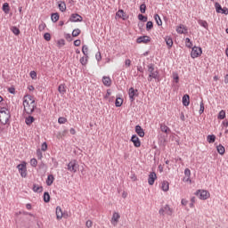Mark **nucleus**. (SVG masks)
Listing matches in <instances>:
<instances>
[{
    "label": "nucleus",
    "instance_id": "nucleus-1",
    "mask_svg": "<svg viewBox=\"0 0 228 228\" xmlns=\"http://www.w3.org/2000/svg\"><path fill=\"white\" fill-rule=\"evenodd\" d=\"M23 108L25 113L31 115L35 109L37 108V103L35 102V98L33 96L27 94L23 97Z\"/></svg>",
    "mask_w": 228,
    "mask_h": 228
},
{
    "label": "nucleus",
    "instance_id": "nucleus-2",
    "mask_svg": "<svg viewBox=\"0 0 228 228\" xmlns=\"http://www.w3.org/2000/svg\"><path fill=\"white\" fill-rule=\"evenodd\" d=\"M10 110L6 107H0V126H6L10 124Z\"/></svg>",
    "mask_w": 228,
    "mask_h": 228
},
{
    "label": "nucleus",
    "instance_id": "nucleus-3",
    "mask_svg": "<svg viewBox=\"0 0 228 228\" xmlns=\"http://www.w3.org/2000/svg\"><path fill=\"white\" fill-rule=\"evenodd\" d=\"M148 81H152V79H158L159 81V71H158V69L154 68V65L150 64L148 66Z\"/></svg>",
    "mask_w": 228,
    "mask_h": 228
},
{
    "label": "nucleus",
    "instance_id": "nucleus-4",
    "mask_svg": "<svg viewBox=\"0 0 228 228\" xmlns=\"http://www.w3.org/2000/svg\"><path fill=\"white\" fill-rule=\"evenodd\" d=\"M159 214L161 216H172L174 215V208H170L169 205H165L159 210Z\"/></svg>",
    "mask_w": 228,
    "mask_h": 228
},
{
    "label": "nucleus",
    "instance_id": "nucleus-5",
    "mask_svg": "<svg viewBox=\"0 0 228 228\" xmlns=\"http://www.w3.org/2000/svg\"><path fill=\"white\" fill-rule=\"evenodd\" d=\"M67 168L69 170V172H71V174H76V172H77V170H79V164L77 163V160L73 159L70 160L68 165H67Z\"/></svg>",
    "mask_w": 228,
    "mask_h": 228
},
{
    "label": "nucleus",
    "instance_id": "nucleus-6",
    "mask_svg": "<svg viewBox=\"0 0 228 228\" xmlns=\"http://www.w3.org/2000/svg\"><path fill=\"white\" fill-rule=\"evenodd\" d=\"M196 197H199L200 200H208L211 197V193L206 190H198L195 192Z\"/></svg>",
    "mask_w": 228,
    "mask_h": 228
},
{
    "label": "nucleus",
    "instance_id": "nucleus-7",
    "mask_svg": "<svg viewBox=\"0 0 228 228\" xmlns=\"http://www.w3.org/2000/svg\"><path fill=\"white\" fill-rule=\"evenodd\" d=\"M28 163L26 161H23L21 164L17 166V168L21 175V177H28Z\"/></svg>",
    "mask_w": 228,
    "mask_h": 228
},
{
    "label": "nucleus",
    "instance_id": "nucleus-8",
    "mask_svg": "<svg viewBox=\"0 0 228 228\" xmlns=\"http://www.w3.org/2000/svg\"><path fill=\"white\" fill-rule=\"evenodd\" d=\"M202 55V48L198 47V46H194L191 49V57L195 59V58H199V56Z\"/></svg>",
    "mask_w": 228,
    "mask_h": 228
},
{
    "label": "nucleus",
    "instance_id": "nucleus-9",
    "mask_svg": "<svg viewBox=\"0 0 228 228\" xmlns=\"http://www.w3.org/2000/svg\"><path fill=\"white\" fill-rule=\"evenodd\" d=\"M158 180V175L156 172H150L148 175V184L150 186H154V183Z\"/></svg>",
    "mask_w": 228,
    "mask_h": 228
},
{
    "label": "nucleus",
    "instance_id": "nucleus-10",
    "mask_svg": "<svg viewBox=\"0 0 228 228\" xmlns=\"http://www.w3.org/2000/svg\"><path fill=\"white\" fill-rule=\"evenodd\" d=\"M184 175L185 176L183 177V182L191 184V171L190 170V168H185Z\"/></svg>",
    "mask_w": 228,
    "mask_h": 228
},
{
    "label": "nucleus",
    "instance_id": "nucleus-11",
    "mask_svg": "<svg viewBox=\"0 0 228 228\" xmlns=\"http://www.w3.org/2000/svg\"><path fill=\"white\" fill-rule=\"evenodd\" d=\"M176 33H178V35H186V33H188V28L183 24H180L176 27Z\"/></svg>",
    "mask_w": 228,
    "mask_h": 228
},
{
    "label": "nucleus",
    "instance_id": "nucleus-12",
    "mask_svg": "<svg viewBox=\"0 0 228 228\" xmlns=\"http://www.w3.org/2000/svg\"><path fill=\"white\" fill-rule=\"evenodd\" d=\"M70 22H83V17L77 13L71 14L69 18Z\"/></svg>",
    "mask_w": 228,
    "mask_h": 228
},
{
    "label": "nucleus",
    "instance_id": "nucleus-13",
    "mask_svg": "<svg viewBox=\"0 0 228 228\" xmlns=\"http://www.w3.org/2000/svg\"><path fill=\"white\" fill-rule=\"evenodd\" d=\"M118 220H120V214H118V212H114L110 220V224L115 226L117 224H118Z\"/></svg>",
    "mask_w": 228,
    "mask_h": 228
},
{
    "label": "nucleus",
    "instance_id": "nucleus-14",
    "mask_svg": "<svg viewBox=\"0 0 228 228\" xmlns=\"http://www.w3.org/2000/svg\"><path fill=\"white\" fill-rule=\"evenodd\" d=\"M137 44H149L151 42V37L142 36L136 39Z\"/></svg>",
    "mask_w": 228,
    "mask_h": 228
},
{
    "label": "nucleus",
    "instance_id": "nucleus-15",
    "mask_svg": "<svg viewBox=\"0 0 228 228\" xmlns=\"http://www.w3.org/2000/svg\"><path fill=\"white\" fill-rule=\"evenodd\" d=\"M131 142L134 143V147H141L142 142H140V138L136 136V134H134L131 138Z\"/></svg>",
    "mask_w": 228,
    "mask_h": 228
},
{
    "label": "nucleus",
    "instance_id": "nucleus-16",
    "mask_svg": "<svg viewBox=\"0 0 228 228\" xmlns=\"http://www.w3.org/2000/svg\"><path fill=\"white\" fill-rule=\"evenodd\" d=\"M116 17H118V19H122L123 20H126L127 14L124 12V10H118L116 12Z\"/></svg>",
    "mask_w": 228,
    "mask_h": 228
},
{
    "label": "nucleus",
    "instance_id": "nucleus-17",
    "mask_svg": "<svg viewBox=\"0 0 228 228\" xmlns=\"http://www.w3.org/2000/svg\"><path fill=\"white\" fill-rule=\"evenodd\" d=\"M55 215L57 220H61V218H63V210L61 209V207L56 208Z\"/></svg>",
    "mask_w": 228,
    "mask_h": 228
},
{
    "label": "nucleus",
    "instance_id": "nucleus-18",
    "mask_svg": "<svg viewBox=\"0 0 228 228\" xmlns=\"http://www.w3.org/2000/svg\"><path fill=\"white\" fill-rule=\"evenodd\" d=\"M135 133L140 136L141 138H143L145 136V132L143 131V128L140 125H137L135 126Z\"/></svg>",
    "mask_w": 228,
    "mask_h": 228
},
{
    "label": "nucleus",
    "instance_id": "nucleus-19",
    "mask_svg": "<svg viewBox=\"0 0 228 228\" xmlns=\"http://www.w3.org/2000/svg\"><path fill=\"white\" fill-rule=\"evenodd\" d=\"M160 188L163 191H168V190H170V183H168L167 181H163L160 183Z\"/></svg>",
    "mask_w": 228,
    "mask_h": 228
},
{
    "label": "nucleus",
    "instance_id": "nucleus-20",
    "mask_svg": "<svg viewBox=\"0 0 228 228\" xmlns=\"http://www.w3.org/2000/svg\"><path fill=\"white\" fill-rule=\"evenodd\" d=\"M58 7L60 12H67V4L63 1H59L58 2Z\"/></svg>",
    "mask_w": 228,
    "mask_h": 228
},
{
    "label": "nucleus",
    "instance_id": "nucleus-21",
    "mask_svg": "<svg viewBox=\"0 0 228 228\" xmlns=\"http://www.w3.org/2000/svg\"><path fill=\"white\" fill-rule=\"evenodd\" d=\"M102 83L104 86H111V78L110 77L104 76L102 77Z\"/></svg>",
    "mask_w": 228,
    "mask_h": 228
},
{
    "label": "nucleus",
    "instance_id": "nucleus-22",
    "mask_svg": "<svg viewBox=\"0 0 228 228\" xmlns=\"http://www.w3.org/2000/svg\"><path fill=\"white\" fill-rule=\"evenodd\" d=\"M182 102H183V106H190V95L184 94L183 96Z\"/></svg>",
    "mask_w": 228,
    "mask_h": 228
},
{
    "label": "nucleus",
    "instance_id": "nucleus-23",
    "mask_svg": "<svg viewBox=\"0 0 228 228\" xmlns=\"http://www.w3.org/2000/svg\"><path fill=\"white\" fill-rule=\"evenodd\" d=\"M216 151L221 156H224L225 154V147H224V145L222 144L216 146Z\"/></svg>",
    "mask_w": 228,
    "mask_h": 228
},
{
    "label": "nucleus",
    "instance_id": "nucleus-24",
    "mask_svg": "<svg viewBox=\"0 0 228 228\" xmlns=\"http://www.w3.org/2000/svg\"><path fill=\"white\" fill-rule=\"evenodd\" d=\"M33 191L36 193H42L44 191V187L38 185V184H34L33 185Z\"/></svg>",
    "mask_w": 228,
    "mask_h": 228
},
{
    "label": "nucleus",
    "instance_id": "nucleus-25",
    "mask_svg": "<svg viewBox=\"0 0 228 228\" xmlns=\"http://www.w3.org/2000/svg\"><path fill=\"white\" fill-rule=\"evenodd\" d=\"M58 92H59V94H61V95H65V94H67V88L65 87V86L63 84H61L58 86Z\"/></svg>",
    "mask_w": 228,
    "mask_h": 228
},
{
    "label": "nucleus",
    "instance_id": "nucleus-26",
    "mask_svg": "<svg viewBox=\"0 0 228 228\" xmlns=\"http://www.w3.org/2000/svg\"><path fill=\"white\" fill-rule=\"evenodd\" d=\"M165 42L169 49H170V47H172V45H174V41L172 40V37H166Z\"/></svg>",
    "mask_w": 228,
    "mask_h": 228
},
{
    "label": "nucleus",
    "instance_id": "nucleus-27",
    "mask_svg": "<svg viewBox=\"0 0 228 228\" xmlns=\"http://www.w3.org/2000/svg\"><path fill=\"white\" fill-rule=\"evenodd\" d=\"M54 183V175H49L46 179V184L47 186H51Z\"/></svg>",
    "mask_w": 228,
    "mask_h": 228
},
{
    "label": "nucleus",
    "instance_id": "nucleus-28",
    "mask_svg": "<svg viewBox=\"0 0 228 228\" xmlns=\"http://www.w3.org/2000/svg\"><path fill=\"white\" fill-rule=\"evenodd\" d=\"M34 122H35V118H33V116H28L25 119V123L27 124V126H31V124H33Z\"/></svg>",
    "mask_w": 228,
    "mask_h": 228
},
{
    "label": "nucleus",
    "instance_id": "nucleus-29",
    "mask_svg": "<svg viewBox=\"0 0 228 228\" xmlns=\"http://www.w3.org/2000/svg\"><path fill=\"white\" fill-rule=\"evenodd\" d=\"M128 95H129L130 101L133 102V101H134V95H135L134 88L131 87L129 89Z\"/></svg>",
    "mask_w": 228,
    "mask_h": 228
},
{
    "label": "nucleus",
    "instance_id": "nucleus-30",
    "mask_svg": "<svg viewBox=\"0 0 228 228\" xmlns=\"http://www.w3.org/2000/svg\"><path fill=\"white\" fill-rule=\"evenodd\" d=\"M216 140V136L215 134L207 136V142H208V143H215Z\"/></svg>",
    "mask_w": 228,
    "mask_h": 228
},
{
    "label": "nucleus",
    "instance_id": "nucleus-31",
    "mask_svg": "<svg viewBox=\"0 0 228 228\" xmlns=\"http://www.w3.org/2000/svg\"><path fill=\"white\" fill-rule=\"evenodd\" d=\"M160 130L162 133H166V134H168L170 133V128L167 125H160Z\"/></svg>",
    "mask_w": 228,
    "mask_h": 228
},
{
    "label": "nucleus",
    "instance_id": "nucleus-32",
    "mask_svg": "<svg viewBox=\"0 0 228 228\" xmlns=\"http://www.w3.org/2000/svg\"><path fill=\"white\" fill-rule=\"evenodd\" d=\"M154 20H156V23L159 26H163V21L161 20V17H159V14H155L154 15Z\"/></svg>",
    "mask_w": 228,
    "mask_h": 228
},
{
    "label": "nucleus",
    "instance_id": "nucleus-33",
    "mask_svg": "<svg viewBox=\"0 0 228 228\" xmlns=\"http://www.w3.org/2000/svg\"><path fill=\"white\" fill-rule=\"evenodd\" d=\"M122 104H124V100L122 98H117L115 102L116 108H120Z\"/></svg>",
    "mask_w": 228,
    "mask_h": 228
},
{
    "label": "nucleus",
    "instance_id": "nucleus-34",
    "mask_svg": "<svg viewBox=\"0 0 228 228\" xmlns=\"http://www.w3.org/2000/svg\"><path fill=\"white\" fill-rule=\"evenodd\" d=\"M51 20L53 22H58V20H60V14H58L57 12L53 13L52 16H51Z\"/></svg>",
    "mask_w": 228,
    "mask_h": 228
},
{
    "label": "nucleus",
    "instance_id": "nucleus-35",
    "mask_svg": "<svg viewBox=\"0 0 228 228\" xmlns=\"http://www.w3.org/2000/svg\"><path fill=\"white\" fill-rule=\"evenodd\" d=\"M3 12H4V13H10V4L8 3L3 4Z\"/></svg>",
    "mask_w": 228,
    "mask_h": 228
},
{
    "label": "nucleus",
    "instance_id": "nucleus-36",
    "mask_svg": "<svg viewBox=\"0 0 228 228\" xmlns=\"http://www.w3.org/2000/svg\"><path fill=\"white\" fill-rule=\"evenodd\" d=\"M69 133V131L67 130H63L62 132H59L57 134V138L60 140L61 138H63L64 136H67V134Z\"/></svg>",
    "mask_w": 228,
    "mask_h": 228
},
{
    "label": "nucleus",
    "instance_id": "nucleus-37",
    "mask_svg": "<svg viewBox=\"0 0 228 228\" xmlns=\"http://www.w3.org/2000/svg\"><path fill=\"white\" fill-rule=\"evenodd\" d=\"M200 26H202V28H205V29H208L209 28V25L208 24V21L200 20H199Z\"/></svg>",
    "mask_w": 228,
    "mask_h": 228
},
{
    "label": "nucleus",
    "instance_id": "nucleus-38",
    "mask_svg": "<svg viewBox=\"0 0 228 228\" xmlns=\"http://www.w3.org/2000/svg\"><path fill=\"white\" fill-rule=\"evenodd\" d=\"M172 77L175 83H179V74H177V72H173Z\"/></svg>",
    "mask_w": 228,
    "mask_h": 228
},
{
    "label": "nucleus",
    "instance_id": "nucleus-39",
    "mask_svg": "<svg viewBox=\"0 0 228 228\" xmlns=\"http://www.w3.org/2000/svg\"><path fill=\"white\" fill-rule=\"evenodd\" d=\"M79 35H81V29L79 28H75L72 31V37H79Z\"/></svg>",
    "mask_w": 228,
    "mask_h": 228
},
{
    "label": "nucleus",
    "instance_id": "nucleus-40",
    "mask_svg": "<svg viewBox=\"0 0 228 228\" xmlns=\"http://www.w3.org/2000/svg\"><path fill=\"white\" fill-rule=\"evenodd\" d=\"M219 120H224L225 118V110H221L217 116Z\"/></svg>",
    "mask_w": 228,
    "mask_h": 228
},
{
    "label": "nucleus",
    "instance_id": "nucleus-41",
    "mask_svg": "<svg viewBox=\"0 0 228 228\" xmlns=\"http://www.w3.org/2000/svg\"><path fill=\"white\" fill-rule=\"evenodd\" d=\"M82 53L84 55L88 56V46L86 45L82 46Z\"/></svg>",
    "mask_w": 228,
    "mask_h": 228
},
{
    "label": "nucleus",
    "instance_id": "nucleus-42",
    "mask_svg": "<svg viewBox=\"0 0 228 228\" xmlns=\"http://www.w3.org/2000/svg\"><path fill=\"white\" fill-rule=\"evenodd\" d=\"M81 65H86L88 63V55L80 59Z\"/></svg>",
    "mask_w": 228,
    "mask_h": 228
},
{
    "label": "nucleus",
    "instance_id": "nucleus-43",
    "mask_svg": "<svg viewBox=\"0 0 228 228\" xmlns=\"http://www.w3.org/2000/svg\"><path fill=\"white\" fill-rule=\"evenodd\" d=\"M152 28H154V24L152 23V21H148L146 24L147 31H151V29H152Z\"/></svg>",
    "mask_w": 228,
    "mask_h": 228
},
{
    "label": "nucleus",
    "instance_id": "nucleus-44",
    "mask_svg": "<svg viewBox=\"0 0 228 228\" xmlns=\"http://www.w3.org/2000/svg\"><path fill=\"white\" fill-rule=\"evenodd\" d=\"M63 45H65V39H59L57 41V46L60 47H63Z\"/></svg>",
    "mask_w": 228,
    "mask_h": 228
},
{
    "label": "nucleus",
    "instance_id": "nucleus-45",
    "mask_svg": "<svg viewBox=\"0 0 228 228\" xmlns=\"http://www.w3.org/2000/svg\"><path fill=\"white\" fill-rule=\"evenodd\" d=\"M44 200L45 202H49V200H51V196L49 195V192L44 193Z\"/></svg>",
    "mask_w": 228,
    "mask_h": 228
},
{
    "label": "nucleus",
    "instance_id": "nucleus-46",
    "mask_svg": "<svg viewBox=\"0 0 228 228\" xmlns=\"http://www.w3.org/2000/svg\"><path fill=\"white\" fill-rule=\"evenodd\" d=\"M59 124H67V118L61 117L58 118Z\"/></svg>",
    "mask_w": 228,
    "mask_h": 228
},
{
    "label": "nucleus",
    "instance_id": "nucleus-47",
    "mask_svg": "<svg viewBox=\"0 0 228 228\" xmlns=\"http://www.w3.org/2000/svg\"><path fill=\"white\" fill-rule=\"evenodd\" d=\"M45 28H47V25H45V23H44V22L40 23L38 26L39 31H44L45 29Z\"/></svg>",
    "mask_w": 228,
    "mask_h": 228
},
{
    "label": "nucleus",
    "instance_id": "nucleus-48",
    "mask_svg": "<svg viewBox=\"0 0 228 228\" xmlns=\"http://www.w3.org/2000/svg\"><path fill=\"white\" fill-rule=\"evenodd\" d=\"M185 45H186V47H189V48L192 47V45H193L191 44V41L188 37L185 39Z\"/></svg>",
    "mask_w": 228,
    "mask_h": 228
},
{
    "label": "nucleus",
    "instance_id": "nucleus-49",
    "mask_svg": "<svg viewBox=\"0 0 228 228\" xmlns=\"http://www.w3.org/2000/svg\"><path fill=\"white\" fill-rule=\"evenodd\" d=\"M30 165L31 167H37V165H38V161L37 160V159H30Z\"/></svg>",
    "mask_w": 228,
    "mask_h": 228
},
{
    "label": "nucleus",
    "instance_id": "nucleus-50",
    "mask_svg": "<svg viewBox=\"0 0 228 228\" xmlns=\"http://www.w3.org/2000/svg\"><path fill=\"white\" fill-rule=\"evenodd\" d=\"M139 20H142V22H147V16H143L142 14L138 15Z\"/></svg>",
    "mask_w": 228,
    "mask_h": 228
},
{
    "label": "nucleus",
    "instance_id": "nucleus-51",
    "mask_svg": "<svg viewBox=\"0 0 228 228\" xmlns=\"http://www.w3.org/2000/svg\"><path fill=\"white\" fill-rule=\"evenodd\" d=\"M12 31L14 35H20V30L17 27H13Z\"/></svg>",
    "mask_w": 228,
    "mask_h": 228
},
{
    "label": "nucleus",
    "instance_id": "nucleus-52",
    "mask_svg": "<svg viewBox=\"0 0 228 228\" xmlns=\"http://www.w3.org/2000/svg\"><path fill=\"white\" fill-rule=\"evenodd\" d=\"M44 38H45V40H46V42H51V34L50 33H45L44 35Z\"/></svg>",
    "mask_w": 228,
    "mask_h": 228
},
{
    "label": "nucleus",
    "instance_id": "nucleus-53",
    "mask_svg": "<svg viewBox=\"0 0 228 228\" xmlns=\"http://www.w3.org/2000/svg\"><path fill=\"white\" fill-rule=\"evenodd\" d=\"M145 10H147V6L145 5V4H141L140 6L141 13H145Z\"/></svg>",
    "mask_w": 228,
    "mask_h": 228
},
{
    "label": "nucleus",
    "instance_id": "nucleus-54",
    "mask_svg": "<svg viewBox=\"0 0 228 228\" xmlns=\"http://www.w3.org/2000/svg\"><path fill=\"white\" fill-rule=\"evenodd\" d=\"M202 113H204V102L200 104V115H202Z\"/></svg>",
    "mask_w": 228,
    "mask_h": 228
},
{
    "label": "nucleus",
    "instance_id": "nucleus-55",
    "mask_svg": "<svg viewBox=\"0 0 228 228\" xmlns=\"http://www.w3.org/2000/svg\"><path fill=\"white\" fill-rule=\"evenodd\" d=\"M125 67L126 69H129V67H131V61L129 59L125 61Z\"/></svg>",
    "mask_w": 228,
    "mask_h": 228
},
{
    "label": "nucleus",
    "instance_id": "nucleus-56",
    "mask_svg": "<svg viewBox=\"0 0 228 228\" xmlns=\"http://www.w3.org/2000/svg\"><path fill=\"white\" fill-rule=\"evenodd\" d=\"M216 10L217 13H220L223 10L222 5H220L219 4H216Z\"/></svg>",
    "mask_w": 228,
    "mask_h": 228
},
{
    "label": "nucleus",
    "instance_id": "nucleus-57",
    "mask_svg": "<svg viewBox=\"0 0 228 228\" xmlns=\"http://www.w3.org/2000/svg\"><path fill=\"white\" fill-rule=\"evenodd\" d=\"M37 157L38 159H42V158H44V156L42 155V151L40 150L37 151Z\"/></svg>",
    "mask_w": 228,
    "mask_h": 228
},
{
    "label": "nucleus",
    "instance_id": "nucleus-58",
    "mask_svg": "<svg viewBox=\"0 0 228 228\" xmlns=\"http://www.w3.org/2000/svg\"><path fill=\"white\" fill-rule=\"evenodd\" d=\"M41 151H43L44 152H45V151H47V142H44L42 144Z\"/></svg>",
    "mask_w": 228,
    "mask_h": 228
},
{
    "label": "nucleus",
    "instance_id": "nucleus-59",
    "mask_svg": "<svg viewBox=\"0 0 228 228\" xmlns=\"http://www.w3.org/2000/svg\"><path fill=\"white\" fill-rule=\"evenodd\" d=\"M94 225V223L92 222V220H87L86 223V226L90 228Z\"/></svg>",
    "mask_w": 228,
    "mask_h": 228
},
{
    "label": "nucleus",
    "instance_id": "nucleus-60",
    "mask_svg": "<svg viewBox=\"0 0 228 228\" xmlns=\"http://www.w3.org/2000/svg\"><path fill=\"white\" fill-rule=\"evenodd\" d=\"M74 45H75V47H79V45H81V40H79V39L75 40Z\"/></svg>",
    "mask_w": 228,
    "mask_h": 228
},
{
    "label": "nucleus",
    "instance_id": "nucleus-61",
    "mask_svg": "<svg viewBox=\"0 0 228 228\" xmlns=\"http://www.w3.org/2000/svg\"><path fill=\"white\" fill-rule=\"evenodd\" d=\"M30 77L32 79H36L37 78V72L36 71H30Z\"/></svg>",
    "mask_w": 228,
    "mask_h": 228
},
{
    "label": "nucleus",
    "instance_id": "nucleus-62",
    "mask_svg": "<svg viewBox=\"0 0 228 228\" xmlns=\"http://www.w3.org/2000/svg\"><path fill=\"white\" fill-rule=\"evenodd\" d=\"M181 204H182V206H188V200H186V199H182Z\"/></svg>",
    "mask_w": 228,
    "mask_h": 228
},
{
    "label": "nucleus",
    "instance_id": "nucleus-63",
    "mask_svg": "<svg viewBox=\"0 0 228 228\" xmlns=\"http://www.w3.org/2000/svg\"><path fill=\"white\" fill-rule=\"evenodd\" d=\"M220 13H224V15H228V9L226 7L223 8Z\"/></svg>",
    "mask_w": 228,
    "mask_h": 228
},
{
    "label": "nucleus",
    "instance_id": "nucleus-64",
    "mask_svg": "<svg viewBox=\"0 0 228 228\" xmlns=\"http://www.w3.org/2000/svg\"><path fill=\"white\" fill-rule=\"evenodd\" d=\"M95 58H96L97 61H101V60H102L101 52H98V53H96Z\"/></svg>",
    "mask_w": 228,
    "mask_h": 228
}]
</instances>
